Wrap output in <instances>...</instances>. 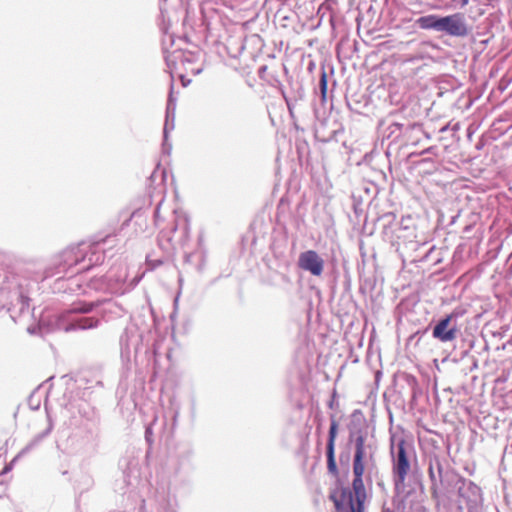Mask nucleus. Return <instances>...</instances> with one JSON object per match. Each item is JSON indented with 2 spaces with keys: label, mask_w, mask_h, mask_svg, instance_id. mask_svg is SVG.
<instances>
[{
  "label": "nucleus",
  "mask_w": 512,
  "mask_h": 512,
  "mask_svg": "<svg viewBox=\"0 0 512 512\" xmlns=\"http://www.w3.org/2000/svg\"><path fill=\"white\" fill-rule=\"evenodd\" d=\"M373 459L374 451L372 447L365 444L363 435H358L353 460V491L349 488L338 487L331 493V499L338 511L364 512L366 491L363 483V474L367 463L373 461Z\"/></svg>",
  "instance_id": "nucleus-1"
},
{
  "label": "nucleus",
  "mask_w": 512,
  "mask_h": 512,
  "mask_svg": "<svg viewBox=\"0 0 512 512\" xmlns=\"http://www.w3.org/2000/svg\"><path fill=\"white\" fill-rule=\"evenodd\" d=\"M392 454V472L396 487L404 486L406 477L410 471V462L406 452V442L404 439L399 440L394 452V445H391Z\"/></svg>",
  "instance_id": "nucleus-2"
},
{
  "label": "nucleus",
  "mask_w": 512,
  "mask_h": 512,
  "mask_svg": "<svg viewBox=\"0 0 512 512\" xmlns=\"http://www.w3.org/2000/svg\"><path fill=\"white\" fill-rule=\"evenodd\" d=\"M440 32L453 37H465L469 33L466 19L462 13L441 17Z\"/></svg>",
  "instance_id": "nucleus-3"
},
{
  "label": "nucleus",
  "mask_w": 512,
  "mask_h": 512,
  "mask_svg": "<svg viewBox=\"0 0 512 512\" xmlns=\"http://www.w3.org/2000/svg\"><path fill=\"white\" fill-rule=\"evenodd\" d=\"M298 266L310 272L313 276H320L324 269V260L314 250L302 252L299 255Z\"/></svg>",
  "instance_id": "nucleus-4"
},
{
  "label": "nucleus",
  "mask_w": 512,
  "mask_h": 512,
  "mask_svg": "<svg viewBox=\"0 0 512 512\" xmlns=\"http://www.w3.org/2000/svg\"><path fill=\"white\" fill-rule=\"evenodd\" d=\"M452 315H447L441 319L433 328V337L441 342H451L455 340L457 335V328L449 327Z\"/></svg>",
  "instance_id": "nucleus-5"
},
{
  "label": "nucleus",
  "mask_w": 512,
  "mask_h": 512,
  "mask_svg": "<svg viewBox=\"0 0 512 512\" xmlns=\"http://www.w3.org/2000/svg\"><path fill=\"white\" fill-rule=\"evenodd\" d=\"M98 325V319L94 317H80L72 319L68 325L63 327L65 332H71L76 330H86L95 328Z\"/></svg>",
  "instance_id": "nucleus-6"
},
{
  "label": "nucleus",
  "mask_w": 512,
  "mask_h": 512,
  "mask_svg": "<svg viewBox=\"0 0 512 512\" xmlns=\"http://www.w3.org/2000/svg\"><path fill=\"white\" fill-rule=\"evenodd\" d=\"M417 24L422 29H432L440 32L441 17L436 15H427L418 18Z\"/></svg>",
  "instance_id": "nucleus-7"
},
{
  "label": "nucleus",
  "mask_w": 512,
  "mask_h": 512,
  "mask_svg": "<svg viewBox=\"0 0 512 512\" xmlns=\"http://www.w3.org/2000/svg\"><path fill=\"white\" fill-rule=\"evenodd\" d=\"M337 428L338 424L335 420H332L330 429H329V439L327 444V449L335 450V439L337 436Z\"/></svg>",
  "instance_id": "nucleus-8"
},
{
  "label": "nucleus",
  "mask_w": 512,
  "mask_h": 512,
  "mask_svg": "<svg viewBox=\"0 0 512 512\" xmlns=\"http://www.w3.org/2000/svg\"><path fill=\"white\" fill-rule=\"evenodd\" d=\"M327 464H328V469L330 472H332V473L337 472V465H336V461H335V450L327 449Z\"/></svg>",
  "instance_id": "nucleus-9"
},
{
  "label": "nucleus",
  "mask_w": 512,
  "mask_h": 512,
  "mask_svg": "<svg viewBox=\"0 0 512 512\" xmlns=\"http://www.w3.org/2000/svg\"><path fill=\"white\" fill-rule=\"evenodd\" d=\"M93 307H94L93 303H79V304L74 305V307L72 308V312L88 313V312L92 311Z\"/></svg>",
  "instance_id": "nucleus-10"
},
{
  "label": "nucleus",
  "mask_w": 512,
  "mask_h": 512,
  "mask_svg": "<svg viewBox=\"0 0 512 512\" xmlns=\"http://www.w3.org/2000/svg\"><path fill=\"white\" fill-rule=\"evenodd\" d=\"M172 95H170V98H169V105H168V108H167V118H166V123H165V127H164V137L165 139L167 138V133H168V128H169V110H170V107H171V104H172Z\"/></svg>",
  "instance_id": "nucleus-11"
},
{
  "label": "nucleus",
  "mask_w": 512,
  "mask_h": 512,
  "mask_svg": "<svg viewBox=\"0 0 512 512\" xmlns=\"http://www.w3.org/2000/svg\"><path fill=\"white\" fill-rule=\"evenodd\" d=\"M152 435H153L152 427H151V426H148V427L146 428V430H145V439H146V441H147L149 444H152V442H153Z\"/></svg>",
  "instance_id": "nucleus-12"
},
{
  "label": "nucleus",
  "mask_w": 512,
  "mask_h": 512,
  "mask_svg": "<svg viewBox=\"0 0 512 512\" xmlns=\"http://www.w3.org/2000/svg\"><path fill=\"white\" fill-rule=\"evenodd\" d=\"M180 56L183 58L182 62L183 64H191L192 63V54L185 55L184 53H180Z\"/></svg>",
  "instance_id": "nucleus-13"
},
{
  "label": "nucleus",
  "mask_w": 512,
  "mask_h": 512,
  "mask_svg": "<svg viewBox=\"0 0 512 512\" xmlns=\"http://www.w3.org/2000/svg\"><path fill=\"white\" fill-rule=\"evenodd\" d=\"M321 82H322V90H323V92L325 93V91H326V86H327L326 74H325V73H324V74H323V76H322V80H321Z\"/></svg>",
  "instance_id": "nucleus-14"
},
{
  "label": "nucleus",
  "mask_w": 512,
  "mask_h": 512,
  "mask_svg": "<svg viewBox=\"0 0 512 512\" xmlns=\"http://www.w3.org/2000/svg\"><path fill=\"white\" fill-rule=\"evenodd\" d=\"M452 1L460 4L461 7H465L469 3V0H452Z\"/></svg>",
  "instance_id": "nucleus-15"
},
{
  "label": "nucleus",
  "mask_w": 512,
  "mask_h": 512,
  "mask_svg": "<svg viewBox=\"0 0 512 512\" xmlns=\"http://www.w3.org/2000/svg\"><path fill=\"white\" fill-rule=\"evenodd\" d=\"M32 446H33V443H31V444L27 445V446H26V447H25V448H24V449L19 453L18 457H19V456H21V455H23V454H25L26 452H28V451L32 448Z\"/></svg>",
  "instance_id": "nucleus-16"
},
{
  "label": "nucleus",
  "mask_w": 512,
  "mask_h": 512,
  "mask_svg": "<svg viewBox=\"0 0 512 512\" xmlns=\"http://www.w3.org/2000/svg\"><path fill=\"white\" fill-rule=\"evenodd\" d=\"M202 70H203L202 67H198V68H195V69L192 68L190 71H191L192 74L198 75V74H200L202 72Z\"/></svg>",
  "instance_id": "nucleus-17"
},
{
  "label": "nucleus",
  "mask_w": 512,
  "mask_h": 512,
  "mask_svg": "<svg viewBox=\"0 0 512 512\" xmlns=\"http://www.w3.org/2000/svg\"><path fill=\"white\" fill-rule=\"evenodd\" d=\"M181 80H182V83H183V85H184V86H186V85H187V83H189V82H190V80H188V81L186 82V81H185V78H184V76H183V75H181Z\"/></svg>",
  "instance_id": "nucleus-18"
},
{
  "label": "nucleus",
  "mask_w": 512,
  "mask_h": 512,
  "mask_svg": "<svg viewBox=\"0 0 512 512\" xmlns=\"http://www.w3.org/2000/svg\"><path fill=\"white\" fill-rule=\"evenodd\" d=\"M190 258H191V255H189V254H188V255H186V256H185V261H186V262H190Z\"/></svg>",
  "instance_id": "nucleus-19"
},
{
  "label": "nucleus",
  "mask_w": 512,
  "mask_h": 512,
  "mask_svg": "<svg viewBox=\"0 0 512 512\" xmlns=\"http://www.w3.org/2000/svg\"><path fill=\"white\" fill-rule=\"evenodd\" d=\"M171 61H172V60H171V56H168V57H167V63H168V65H170V62H171Z\"/></svg>",
  "instance_id": "nucleus-20"
},
{
  "label": "nucleus",
  "mask_w": 512,
  "mask_h": 512,
  "mask_svg": "<svg viewBox=\"0 0 512 512\" xmlns=\"http://www.w3.org/2000/svg\"><path fill=\"white\" fill-rule=\"evenodd\" d=\"M247 84L250 86V87H253V83L248 79L247 80Z\"/></svg>",
  "instance_id": "nucleus-21"
},
{
  "label": "nucleus",
  "mask_w": 512,
  "mask_h": 512,
  "mask_svg": "<svg viewBox=\"0 0 512 512\" xmlns=\"http://www.w3.org/2000/svg\"><path fill=\"white\" fill-rule=\"evenodd\" d=\"M177 416H178V413H176V414L174 415V421H176Z\"/></svg>",
  "instance_id": "nucleus-22"
}]
</instances>
